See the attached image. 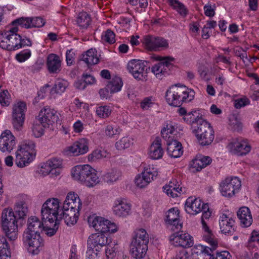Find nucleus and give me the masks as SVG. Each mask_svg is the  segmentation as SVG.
I'll return each instance as SVG.
<instances>
[{"label": "nucleus", "mask_w": 259, "mask_h": 259, "mask_svg": "<svg viewBox=\"0 0 259 259\" xmlns=\"http://www.w3.org/2000/svg\"><path fill=\"white\" fill-rule=\"evenodd\" d=\"M44 222L35 216H32L27 220V228L24 232L23 240L29 245V252L33 254H37L40 248L44 245L43 240L40 236L45 228Z\"/></svg>", "instance_id": "1"}, {"label": "nucleus", "mask_w": 259, "mask_h": 259, "mask_svg": "<svg viewBox=\"0 0 259 259\" xmlns=\"http://www.w3.org/2000/svg\"><path fill=\"white\" fill-rule=\"evenodd\" d=\"M149 235L145 229H140L135 232L130 245L132 256L136 259L144 257L148 249Z\"/></svg>", "instance_id": "2"}, {"label": "nucleus", "mask_w": 259, "mask_h": 259, "mask_svg": "<svg viewBox=\"0 0 259 259\" xmlns=\"http://www.w3.org/2000/svg\"><path fill=\"white\" fill-rule=\"evenodd\" d=\"M72 176L75 180L89 187H93L99 182L96 170L88 164L75 166L72 171Z\"/></svg>", "instance_id": "3"}, {"label": "nucleus", "mask_w": 259, "mask_h": 259, "mask_svg": "<svg viewBox=\"0 0 259 259\" xmlns=\"http://www.w3.org/2000/svg\"><path fill=\"white\" fill-rule=\"evenodd\" d=\"M35 148L33 141L24 140L16 152V164L19 167H23L32 161L36 154Z\"/></svg>", "instance_id": "4"}, {"label": "nucleus", "mask_w": 259, "mask_h": 259, "mask_svg": "<svg viewBox=\"0 0 259 259\" xmlns=\"http://www.w3.org/2000/svg\"><path fill=\"white\" fill-rule=\"evenodd\" d=\"M1 225L6 236L11 240L18 237V222L12 208H5L2 213Z\"/></svg>", "instance_id": "5"}, {"label": "nucleus", "mask_w": 259, "mask_h": 259, "mask_svg": "<svg viewBox=\"0 0 259 259\" xmlns=\"http://www.w3.org/2000/svg\"><path fill=\"white\" fill-rule=\"evenodd\" d=\"M59 201L58 199L51 198L48 199L42 205L41 213L42 220L48 221L50 223H53L54 221H60Z\"/></svg>", "instance_id": "6"}, {"label": "nucleus", "mask_w": 259, "mask_h": 259, "mask_svg": "<svg viewBox=\"0 0 259 259\" xmlns=\"http://www.w3.org/2000/svg\"><path fill=\"white\" fill-rule=\"evenodd\" d=\"M185 86L181 88L172 87L167 91L165 99L171 106L180 107L189 98V93Z\"/></svg>", "instance_id": "7"}, {"label": "nucleus", "mask_w": 259, "mask_h": 259, "mask_svg": "<svg viewBox=\"0 0 259 259\" xmlns=\"http://www.w3.org/2000/svg\"><path fill=\"white\" fill-rule=\"evenodd\" d=\"M127 69L135 79L145 81L150 68L147 67L144 62L141 60H133L128 63Z\"/></svg>", "instance_id": "8"}, {"label": "nucleus", "mask_w": 259, "mask_h": 259, "mask_svg": "<svg viewBox=\"0 0 259 259\" xmlns=\"http://www.w3.org/2000/svg\"><path fill=\"white\" fill-rule=\"evenodd\" d=\"M158 172L156 168L153 165L149 166L144 169V171L138 175L135 179V183L140 188H145L148 186L152 181L157 177Z\"/></svg>", "instance_id": "9"}, {"label": "nucleus", "mask_w": 259, "mask_h": 259, "mask_svg": "<svg viewBox=\"0 0 259 259\" xmlns=\"http://www.w3.org/2000/svg\"><path fill=\"white\" fill-rule=\"evenodd\" d=\"M241 186V181L237 177L227 178L221 184V193L224 196L231 197L239 191Z\"/></svg>", "instance_id": "10"}, {"label": "nucleus", "mask_w": 259, "mask_h": 259, "mask_svg": "<svg viewBox=\"0 0 259 259\" xmlns=\"http://www.w3.org/2000/svg\"><path fill=\"white\" fill-rule=\"evenodd\" d=\"M26 105L25 102H19L13 107L12 123L17 131H20L23 125Z\"/></svg>", "instance_id": "11"}, {"label": "nucleus", "mask_w": 259, "mask_h": 259, "mask_svg": "<svg viewBox=\"0 0 259 259\" xmlns=\"http://www.w3.org/2000/svg\"><path fill=\"white\" fill-rule=\"evenodd\" d=\"M201 223L202 225L203 229L204 231V234L203 236V240L209 244L210 247L208 246L198 245L197 246V248L201 251L205 252L208 253L211 250L215 249L218 244V240L215 237V236L212 233L211 231L209 229L207 226L206 223L204 220H201Z\"/></svg>", "instance_id": "12"}, {"label": "nucleus", "mask_w": 259, "mask_h": 259, "mask_svg": "<svg viewBox=\"0 0 259 259\" xmlns=\"http://www.w3.org/2000/svg\"><path fill=\"white\" fill-rule=\"evenodd\" d=\"M169 241L175 246L189 248L193 246V237L188 233L177 232L169 236Z\"/></svg>", "instance_id": "13"}, {"label": "nucleus", "mask_w": 259, "mask_h": 259, "mask_svg": "<svg viewBox=\"0 0 259 259\" xmlns=\"http://www.w3.org/2000/svg\"><path fill=\"white\" fill-rule=\"evenodd\" d=\"M16 138L10 131L6 130L0 136V150L10 153L16 146Z\"/></svg>", "instance_id": "14"}, {"label": "nucleus", "mask_w": 259, "mask_h": 259, "mask_svg": "<svg viewBox=\"0 0 259 259\" xmlns=\"http://www.w3.org/2000/svg\"><path fill=\"white\" fill-rule=\"evenodd\" d=\"M157 60L161 61V62L153 66L151 68V70L157 78L161 79L162 78V75L166 73V68H165V67L168 68L172 66V64L170 62L174 61L175 59L171 57H166L165 58L158 57Z\"/></svg>", "instance_id": "15"}, {"label": "nucleus", "mask_w": 259, "mask_h": 259, "mask_svg": "<svg viewBox=\"0 0 259 259\" xmlns=\"http://www.w3.org/2000/svg\"><path fill=\"white\" fill-rule=\"evenodd\" d=\"M219 225L221 232L225 234L233 235L235 232V221L232 214L223 213L220 216Z\"/></svg>", "instance_id": "16"}, {"label": "nucleus", "mask_w": 259, "mask_h": 259, "mask_svg": "<svg viewBox=\"0 0 259 259\" xmlns=\"http://www.w3.org/2000/svg\"><path fill=\"white\" fill-rule=\"evenodd\" d=\"M228 147L231 152L238 156L246 155L251 149L245 141L238 139L230 143Z\"/></svg>", "instance_id": "17"}, {"label": "nucleus", "mask_w": 259, "mask_h": 259, "mask_svg": "<svg viewBox=\"0 0 259 259\" xmlns=\"http://www.w3.org/2000/svg\"><path fill=\"white\" fill-rule=\"evenodd\" d=\"M132 205L125 199L120 198L115 201L113 210L115 215L118 217L125 218L131 213Z\"/></svg>", "instance_id": "18"}, {"label": "nucleus", "mask_w": 259, "mask_h": 259, "mask_svg": "<svg viewBox=\"0 0 259 259\" xmlns=\"http://www.w3.org/2000/svg\"><path fill=\"white\" fill-rule=\"evenodd\" d=\"M37 117L41 121V123H45L47 127L57 122L59 119L56 111L46 107L40 110Z\"/></svg>", "instance_id": "19"}, {"label": "nucleus", "mask_w": 259, "mask_h": 259, "mask_svg": "<svg viewBox=\"0 0 259 259\" xmlns=\"http://www.w3.org/2000/svg\"><path fill=\"white\" fill-rule=\"evenodd\" d=\"M143 43L150 51H156L158 48L166 47L168 46L166 40L163 38L150 35L145 36Z\"/></svg>", "instance_id": "20"}, {"label": "nucleus", "mask_w": 259, "mask_h": 259, "mask_svg": "<svg viewBox=\"0 0 259 259\" xmlns=\"http://www.w3.org/2000/svg\"><path fill=\"white\" fill-rule=\"evenodd\" d=\"M107 237L103 233H96L89 237L88 244L89 248H95L96 251H98L99 249L107 244Z\"/></svg>", "instance_id": "21"}, {"label": "nucleus", "mask_w": 259, "mask_h": 259, "mask_svg": "<svg viewBox=\"0 0 259 259\" xmlns=\"http://www.w3.org/2000/svg\"><path fill=\"white\" fill-rule=\"evenodd\" d=\"M62 164V161L57 158H53L48 160L41 166L44 170L43 173L51 174L52 176H57L60 174V170L58 169Z\"/></svg>", "instance_id": "22"}, {"label": "nucleus", "mask_w": 259, "mask_h": 259, "mask_svg": "<svg viewBox=\"0 0 259 259\" xmlns=\"http://www.w3.org/2000/svg\"><path fill=\"white\" fill-rule=\"evenodd\" d=\"M203 203L198 198L189 197L185 203V210L187 213L195 215L202 211Z\"/></svg>", "instance_id": "23"}, {"label": "nucleus", "mask_w": 259, "mask_h": 259, "mask_svg": "<svg viewBox=\"0 0 259 259\" xmlns=\"http://www.w3.org/2000/svg\"><path fill=\"white\" fill-rule=\"evenodd\" d=\"M179 210L177 208H172L169 209L166 215L165 222L172 226L171 229L175 230V229L179 230L182 228V225L179 221Z\"/></svg>", "instance_id": "24"}, {"label": "nucleus", "mask_w": 259, "mask_h": 259, "mask_svg": "<svg viewBox=\"0 0 259 259\" xmlns=\"http://www.w3.org/2000/svg\"><path fill=\"white\" fill-rule=\"evenodd\" d=\"M79 211L67 208H62V211L59 214L60 221L63 219L67 226L74 225L78 220Z\"/></svg>", "instance_id": "25"}, {"label": "nucleus", "mask_w": 259, "mask_h": 259, "mask_svg": "<svg viewBox=\"0 0 259 259\" xmlns=\"http://www.w3.org/2000/svg\"><path fill=\"white\" fill-rule=\"evenodd\" d=\"M212 129L210 123L203 119L198 120V123L194 125L193 132L198 140L205 134H207V136H210L209 134Z\"/></svg>", "instance_id": "26"}, {"label": "nucleus", "mask_w": 259, "mask_h": 259, "mask_svg": "<svg viewBox=\"0 0 259 259\" xmlns=\"http://www.w3.org/2000/svg\"><path fill=\"white\" fill-rule=\"evenodd\" d=\"M88 223L90 226L101 233H106L109 221L101 217H89Z\"/></svg>", "instance_id": "27"}, {"label": "nucleus", "mask_w": 259, "mask_h": 259, "mask_svg": "<svg viewBox=\"0 0 259 259\" xmlns=\"http://www.w3.org/2000/svg\"><path fill=\"white\" fill-rule=\"evenodd\" d=\"M167 152L171 157L178 158L183 154L182 144L177 140L170 139L167 141Z\"/></svg>", "instance_id": "28"}, {"label": "nucleus", "mask_w": 259, "mask_h": 259, "mask_svg": "<svg viewBox=\"0 0 259 259\" xmlns=\"http://www.w3.org/2000/svg\"><path fill=\"white\" fill-rule=\"evenodd\" d=\"M89 150L88 140L86 139H81L75 142L69 147V151L74 156L84 154Z\"/></svg>", "instance_id": "29"}, {"label": "nucleus", "mask_w": 259, "mask_h": 259, "mask_svg": "<svg viewBox=\"0 0 259 259\" xmlns=\"http://www.w3.org/2000/svg\"><path fill=\"white\" fill-rule=\"evenodd\" d=\"M47 66L50 73H58L61 68V61L59 57L54 54H50L47 58Z\"/></svg>", "instance_id": "30"}, {"label": "nucleus", "mask_w": 259, "mask_h": 259, "mask_svg": "<svg viewBox=\"0 0 259 259\" xmlns=\"http://www.w3.org/2000/svg\"><path fill=\"white\" fill-rule=\"evenodd\" d=\"M237 216L242 227H248L251 225L252 218L250 211L248 207H241L237 212Z\"/></svg>", "instance_id": "31"}, {"label": "nucleus", "mask_w": 259, "mask_h": 259, "mask_svg": "<svg viewBox=\"0 0 259 259\" xmlns=\"http://www.w3.org/2000/svg\"><path fill=\"white\" fill-rule=\"evenodd\" d=\"M80 60L84 62L88 67H90L98 64L99 58L96 49H91L81 55Z\"/></svg>", "instance_id": "32"}, {"label": "nucleus", "mask_w": 259, "mask_h": 259, "mask_svg": "<svg viewBox=\"0 0 259 259\" xmlns=\"http://www.w3.org/2000/svg\"><path fill=\"white\" fill-rule=\"evenodd\" d=\"M163 154L161 139L156 137L150 147L149 156L153 159H158L162 157Z\"/></svg>", "instance_id": "33"}, {"label": "nucleus", "mask_w": 259, "mask_h": 259, "mask_svg": "<svg viewBox=\"0 0 259 259\" xmlns=\"http://www.w3.org/2000/svg\"><path fill=\"white\" fill-rule=\"evenodd\" d=\"M11 33L10 37L9 43V51H14L21 48L20 44V35L18 34L17 32L18 31L17 27L15 26L10 28Z\"/></svg>", "instance_id": "34"}, {"label": "nucleus", "mask_w": 259, "mask_h": 259, "mask_svg": "<svg viewBox=\"0 0 259 259\" xmlns=\"http://www.w3.org/2000/svg\"><path fill=\"white\" fill-rule=\"evenodd\" d=\"M10 256L11 251L7 239L3 236H0V259H7Z\"/></svg>", "instance_id": "35"}, {"label": "nucleus", "mask_w": 259, "mask_h": 259, "mask_svg": "<svg viewBox=\"0 0 259 259\" xmlns=\"http://www.w3.org/2000/svg\"><path fill=\"white\" fill-rule=\"evenodd\" d=\"M41 121L36 117L33 121L31 127L32 134L36 138L40 137L44 134V128L47 127L45 123H41Z\"/></svg>", "instance_id": "36"}, {"label": "nucleus", "mask_w": 259, "mask_h": 259, "mask_svg": "<svg viewBox=\"0 0 259 259\" xmlns=\"http://www.w3.org/2000/svg\"><path fill=\"white\" fill-rule=\"evenodd\" d=\"M28 210L27 204L24 202L18 203L15 208L14 215L19 220L23 219L26 216Z\"/></svg>", "instance_id": "37"}, {"label": "nucleus", "mask_w": 259, "mask_h": 259, "mask_svg": "<svg viewBox=\"0 0 259 259\" xmlns=\"http://www.w3.org/2000/svg\"><path fill=\"white\" fill-rule=\"evenodd\" d=\"M183 119L187 123L191 124L192 128L194 127V125L198 123V120L203 119L199 116V113L196 110L187 113L183 117Z\"/></svg>", "instance_id": "38"}, {"label": "nucleus", "mask_w": 259, "mask_h": 259, "mask_svg": "<svg viewBox=\"0 0 259 259\" xmlns=\"http://www.w3.org/2000/svg\"><path fill=\"white\" fill-rule=\"evenodd\" d=\"M169 5L176 10L180 15L183 17H186L188 13V10L185 6L180 2L178 0H168Z\"/></svg>", "instance_id": "39"}, {"label": "nucleus", "mask_w": 259, "mask_h": 259, "mask_svg": "<svg viewBox=\"0 0 259 259\" xmlns=\"http://www.w3.org/2000/svg\"><path fill=\"white\" fill-rule=\"evenodd\" d=\"M91 18L90 16L86 12H81L78 14L76 22L81 28H87L90 24Z\"/></svg>", "instance_id": "40"}, {"label": "nucleus", "mask_w": 259, "mask_h": 259, "mask_svg": "<svg viewBox=\"0 0 259 259\" xmlns=\"http://www.w3.org/2000/svg\"><path fill=\"white\" fill-rule=\"evenodd\" d=\"M107 89H109L111 94L119 91L122 86L121 79L118 77L113 78L107 84Z\"/></svg>", "instance_id": "41"}, {"label": "nucleus", "mask_w": 259, "mask_h": 259, "mask_svg": "<svg viewBox=\"0 0 259 259\" xmlns=\"http://www.w3.org/2000/svg\"><path fill=\"white\" fill-rule=\"evenodd\" d=\"M11 30L10 28L5 30L0 33V47L3 49L9 51V43Z\"/></svg>", "instance_id": "42"}, {"label": "nucleus", "mask_w": 259, "mask_h": 259, "mask_svg": "<svg viewBox=\"0 0 259 259\" xmlns=\"http://www.w3.org/2000/svg\"><path fill=\"white\" fill-rule=\"evenodd\" d=\"M218 246V243L217 244V246L212 250H211L208 253H207L203 251H200V253H204L207 255L210 256L209 259H230L231 257V255L230 253L228 251H223L220 252H217L215 254V255L213 253V252L217 249Z\"/></svg>", "instance_id": "43"}, {"label": "nucleus", "mask_w": 259, "mask_h": 259, "mask_svg": "<svg viewBox=\"0 0 259 259\" xmlns=\"http://www.w3.org/2000/svg\"><path fill=\"white\" fill-rule=\"evenodd\" d=\"M68 85V82L67 81L61 79L58 80L54 87L52 88L51 90V93H57L61 94L63 93L66 90L67 87Z\"/></svg>", "instance_id": "44"}, {"label": "nucleus", "mask_w": 259, "mask_h": 259, "mask_svg": "<svg viewBox=\"0 0 259 259\" xmlns=\"http://www.w3.org/2000/svg\"><path fill=\"white\" fill-rule=\"evenodd\" d=\"M31 23V18L21 17L13 21L12 24L13 25H19L22 27L30 28H32Z\"/></svg>", "instance_id": "45"}, {"label": "nucleus", "mask_w": 259, "mask_h": 259, "mask_svg": "<svg viewBox=\"0 0 259 259\" xmlns=\"http://www.w3.org/2000/svg\"><path fill=\"white\" fill-rule=\"evenodd\" d=\"M132 141L130 138L123 137L115 144V147L118 150H124L130 147Z\"/></svg>", "instance_id": "46"}, {"label": "nucleus", "mask_w": 259, "mask_h": 259, "mask_svg": "<svg viewBox=\"0 0 259 259\" xmlns=\"http://www.w3.org/2000/svg\"><path fill=\"white\" fill-rule=\"evenodd\" d=\"M178 185V182L177 180H173L172 181L169 182L168 185H165L163 187L164 191L168 195H170L172 197H177L178 194L173 192V189H175V188L177 187Z\"/></svg>", "instance_id": "47"}, {"label": "nucleus", "mask_w": 259, "mask_h": 259, "mask_svg": "<svg viewBox=\"0 0 259 259\" xmlns=\"http://www.w3.org/2000/svg\"><path fill=\"white\" fill-rule=\"evenodd\" d=\"M96 113L100 117L105 118L111 114V109L108 106H101L97 108Z\"/></svg>", "instance_id": "48"}, {"label": "nucleus", "mask_w": 259, "mask_h": 259, "mask_svg": "<svg viewBox=\"0 0 259 259\" xmlns=\"http://www.w3.org/2000/svg\"><path fill=\"white\" fill-rule=\"evenodd\" d=\"M209 135L210 136H207L208 134H205L202 135V138H200V139L198 140L199 143L202 146L210 145L212 142L214 137L213 129L211 130V132Z\"/></svg>", "instance_id": "49"}, {"label": "nucleus", "mask_w": 259, "mask_h": 259, "mask_svg": "<svg viewBox=\"0 0 259 259\" xmlns=\"http://www.w3.org/2000/svg\"><path fill=\"white\" fill-rule=\"evenodd\" d=\"M120 133V129L117 125H108L105 129L106 135L110 138L114 137L115 135H119Z\"/></svg>", "instance_id": "50"}, {"label": "nucleus", "mask_w": 259, "mask_h": 259, "mask_svg": "<svg viewBox=\"0 0 259 259\" xmlns=\"http://www.w3.org/2000/svg\"><path fill=\"white\" fill-rule=\"evenodd\" d=\"M175 131V127L174 126L171 125V124H169L166 125V127H164L161 132V136L163 139L166 140L168 138V140L170 139H172L170 138L169 136H168V134H172Z\"/></svg>", "instance_id": "51"}, {"label": "nucleus", "mask_w": 259, "mask_h": 259, "mask_svg": "<svg viewBox=\"0 0 259 259\" xmlns=\"http://www.w3.org/2000/svg\"><path fill=\"white\" fill-rule=\"evenodd\" d=\"M115 35L113 31L111 29H108L105 32V34L103 36L102 39L104 41L112 44L115 42Z\"/></svg>", "instance_id": "52"}, {"label": "nucleus", "mask_w": 259, "mask_h": 259, "mask_svg": "<svg viewBox=\"0 0 259 259\" xmlns=\"http://www.w3.org/2000/svg\"><path fill=\"white\" fill-rule=\"evenodd\" d=\"M81 207V202L80 200L76 201H75V202L73 203H70L69 201H68V203H64L63 205V209L67 208L69 209L75 210V211H79Z\"/></svg>", "instance_id": "53"}, {"label": "nucleus", "mask_w": 259, "mask_h": 259, "mask_svg": "<svg viewBox=\"0 0 259 259\" xmlns=\"http://www.w3.org/2000/svg\"><path fill=\"white\" fill-rule=\"evenodd\" d=\"M55 224L54 225L53 228H49L48 227L45 226V228L43 229V231L46 232V234L48 236H52L55 234L58 229V225L60 223V221H54Z\"/></svg>", "instance_id": "54"}, {"label": "nucleus", "mask_w": 259, "mask_h": 259, "mask_svg": "<svg viewBox=\"0 0 259 259\" xmlns=\"http://www.w3.org/2000/svg\"><path fill=\"white\" fill-rule=\"evenodd\" d=\"M104 157L100 150H95L88 156V159L90 161H96Z\"/></svg>", "instance_id": "55"}, {"label": "nucleus", "mask_w": 259, "mask_h": 259, "mask_svg": "<svg viewBox=\"0 0 259 259\" xmlns=\"http://www.w3.org/2000/svg\"><path fill=\"white\" fill-rule=\"evenodd\" d=\"M31 21L32 27H42L46 23L43 18L40 17L31 18Z\"/></svg>", "instance_id": "56"}, {"label": "nucleus", "mask_w": 259, "mask_h": 259, "mask_svg": "<svg viewBox=\"0 0 259 259\" xmlns=\"http://www.w3.org/2000/svg\"><path fill=\"white\" fill-rule=\"evenodd\" d=\"M249 104V100L246 98H242L236 100L234 102V106L237 109L241 108Z\"/></svg>", "instance_id": "57"}, {"label": "nucleus", "mask_w": 259, "mask_h": 259, "mask_svg": "<svg viewBox=\"0 0 259 259\" xmlns=\"http://www.w3.org/2000/svg\"><path fill=\"white\" fill-rule=\"evenodd\" d=\"M75 53L72 49L67 50L66 53V61L67 65L71 66L74 62Z\"/></svg>", "instance_id": "58"}, {"label": "nucleus", "mask_w": 259, "mask_h": 259, "mask_svg": "<svg viewBox=\"0 0 259 259\" xmlns=\"http://www.w3.org/2000/svg\"><path fill=\"white\" fill-rule=\"evenodd\" d=\"M173 259H191V257L187 251L182 249L177 252Z\"/></svg>", "instance_id": "59"}, {"label": "nucleus", "mask_w": 259, "mask_h": 259, "mask_svg": "<svg viewBox=\"0 0 259 259\" xmlns=\"http://www.w3.org/2000/svg\"><path fill=\"white\" fill-rule=\"evenodd\" d=\"M31 55V52L30 50H27L25 52H21L17 54L16 56L17 60L20 62L25 61L28 59Z\"/></svg>", "instance_id": "60"}, {"label": "nucleus", "mask_w": 259, "mask_h": 259, "mask_svg": "<svg viewBox=\"0 0 259 259\" xmlns=\"http://www.w3.org/2000/svg\"><path fill=\"white\" fill-rule=\"evenodd\" d=\"M9 92L7 90L4 91L0 93V103L3 106L9 105Z\"/></svg>", "instance_id": "61"}, {"label": "nucleus", "mask_w": 259, "mask_h": 259, "mask_svg": "<svg viewBox=\"0 0 259 259\" xmlns=\"http://www.w3.org/2000/svg\"><path fill=\"white\" fill-rule=\"evenodd\" d=\"M79 200H80L76 194L70 192L67 194L64 203H68V201H69L70 203H73L75 202V201Z\"/></svg>", "instance_id": "62"}, {"label": "nucleus", "mask_w": 259, "mask_h": 259, "mask_svg": "<svg viewBox=\"0 0 259 259\" xmlns=\"http://www.w3.org/2000/svg\"><path fill=\"white\" fill-rule=\"evenodd\" d=\"M203 213L201 217V220L208 219L211 215V212L209 210L208 205L207 203L203 204Z\"/></svg>", "instance_id": "63"}, {"label": "nucleus", "mask_w": 259, "mask_h": 259, "mask_svg": "<svg viewBox=\"0 0 259 259\" xmlns=\"http://www.w3.org/2000/svg\"><path fill=\"white\" fill-rule=\"evenodd\" d=\"M248 242L250 244L253 242H256V243L259 245V233L254 230L251 233Z\"/></svg>", "instance_id": "64"}]
</instances>
